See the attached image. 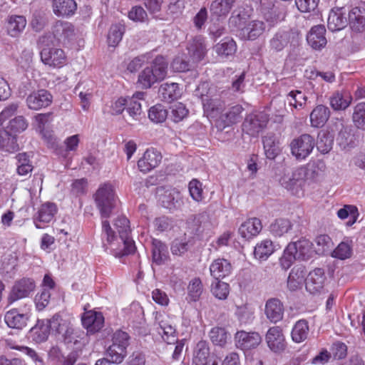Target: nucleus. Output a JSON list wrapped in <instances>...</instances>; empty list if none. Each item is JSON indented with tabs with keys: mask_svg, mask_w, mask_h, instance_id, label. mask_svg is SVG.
I'll return each instance as SVG.
<instances>
[{
	"mask_svg": "<svg viewBox=\"0 0 365 365\" xmlns=\"http://www.w3.org/2000/svg\"><path fill=\"white\" fill-rule=\"evenodd\" d=\"M168 73V62L162 56H158L150 66H146L138 74L137 84L143 89L151 88L163 81Z\"/></svg>",
	"mask_w": 365,
	"mask_h": 365,
	"instance_id": "obj_1",
	"label": "nucleus"
},
{
	"mask_svg": "<svg viewBox=\"0 0 365 365\" xmlns=\"http://www.w3.org/2000/svg\"><path fill=\"white\" fill-rule=\"evenodd\" d=\"M94 200L101 217L108 218L117 202L112 185L106 183L100 186L94 195Z\"/></svg>",
	"mask_w": 365,
	"mask_h": 365,
	"instance_id": "obj_2",
	"label": "nucleus"
},
{
	"mask_svg": "<svg viewBox=\"0 0 365 365\" xmlns=\"http://www.w3.org/2000/svg\"><path fill=\"white\" fill-rule=\"evenodd\" d=\"M117 230L123 249L115 253V256H123L133 253L135 250V242L130 237V222L125 216L118 217L113 224Z\"/></svg>",
	"mask_w": 365,
	"mask_h": 365,
	"instance_id": "obj_3",
	"label": "nucleus"
},
{
	"mask_svg": "<svg viewBox=\"0 0 365 365\" xmlns=\"http://www.w3.org/2000/svg\"><path fill=\"white\" fill-rule=\"evenodd\" d=\"M307 170L304 167H298L284 173L279 182L281 185L290 191L292 194L298 195L304 182Z\"/></svg>",
	"mask_w": 365,
	"mask_h": 365,
	"instance_id": "obj_4",
	"label": "nucleus"
},
{
	"mask_svg": "<svg viewBox=\"0 0 365 365\" xmlns=\"http://www.w3.org/2000/svg\"><path fill=\"white\" fill-rule=\"evenodd\" d=\"M316 143L309 134H302L294 138L290 143L291 153L296 159H306L312 152Z\"/></svg>",
	"mask_w": 365,
	"mask_h": 365,
	"instance_id": "obj_5",
	"label": "nucleus"
},
{
	"mask_svg": "<svg viewBox=\"0 0 365 365\" xmlns=\"http://www.w3.org/2000/svg\"><path fill=\"white\" fill-rule=\"evenodd\" d=\"M269 118L266 113L258 112L248 115L242 123L244 133L257 136L267 125Z\"/></svg>",
	"mask_w": 365,
	"mask_h": 365,
	"instance_id": "obj_6",
	"label": "nucleus"
},
{
	"mask_svg": "<svg viewBox=\"0 0 365 365\" xmlns=\"http://www.w3.org/2000/svg\"><path fill=\"white\" fill-rule=\"evenodd\" d=\"M36 284L31 278H22L15 282L8 297L9 304L28 297L35 289Z\"/></svg>",
	"mask_w": 365,
	"mask_h": 365,
	"instance_id": "obj_7",
	"label": "nucleus"
},
{
	"mask_svg": "<svg viewBox=\"0 0 365 365\" xmlns=\"http://www.w3.org/2000/svg\"><path fill=\"white\" fill-rule=\"evenodd\" d=\"M234 341L237 349L248 351L257 348L262 341L258 332L237 331L234 336Z\"/></svg>",
	"mask_w": 365,
	"mask_h": 365,
	"instance_id": "obj_8",
	"label": "nucleus"
},
{
	"mask_svg": "<svg viewBox=\"0 0 365 365\" xmlns=\"http://www.w3.org/2000/svg\"><path fill=\"white\" fill-rule=\"evenodd\" d=\"M336 6L331 10L327 20L328 29L333 32L343 29L348 23L346 16L348 9L340 6L339 0H336Z\"/></svg>",
	"mask_w": 365,
	"mask_h": 365,
	"instance_id": "obj_9",
	"label": "nucleus"
},
{
	"mask_svg": "<svg viewBox=\"0 0 365 365\" xmlns=\"http://www.w3.org/2000/svg\"><path fill=\"white\" fill-rule=\"evenodd\" d=\"M52 101L53 96L46 89H39L31 92L27 96L26 103L29 109L38 110L50 106Z\"/></svg>",
	"mask_w": 365,
	"mask_h": 365,
	"instance_id": "obj_10",
	"label": "nucleus"
},
{
	"mask_svg": "<svg viewBox=\"0 0 365 365\" xmlns=\"http://www.w3.org/2000/svg\"><path fill=\"white\" fill-rule=\"evenodd\" d=\"M268 347L275 353H280L286 348L285 337L280 327H270L265 336Z\"/></svg>",
	"mask_w": 365,
	"mask_h": 365,
	"instance_id": "obj_11",
	"label": "nucleus"
},
{
	"mask_svg": "<svg viewBox=\"0 0 365 365\" xmlns=\"http://www.w3.org/2000/svg\"><path fill=\"white\" fill-rule=\"evenodd\" d=\"M40 55L42 62L51 67H61L66 61V54L61 48H43Z\"/></svg>",
	"mask_w": 365,
	"mask_h": 365,
	"instance_id": "obj_12",
	"label": "nucleus"
},
{
	"mask_svg": "<svg viewBox=\"0 0 365 365\" xmlns=\"http://www.w3.org/2000/svg\"><path fill=\"white\" fill-rule=\"evenodd\" d=\"M327 277L322 268H316L310 272L305 280L306 289L311 294L320 293L324 287Z\"/></svg>",
	"mask_w": 365,
	"mask_h": 365,
	"instance_id": "obj_13",
	"label": "nucleus"
},
{
	"mask_svg": "<svg viewBox=\"0 0 365 365\" xmlns=\"http://www.w3.org/2000/svg\"><path fill=\"white\" fill-rule=\"evenodd\" d=\"M57 212V207L54 203L46 202L38 209L34 217V222L37 229H43L46 224L51 222Z\"/></svg>",
	"mask_w": 365,
	"mask_h": 365,
	"instance_id": "obj_14",
	"label": "nucleus"
},
{
	"mask_svg": "<svg viewBox=\"0 0 365 365\" xmlns=\"http://www.w3.org/2000/svg\"><path fill=\"white\" fill-rule=\"evenodd\" d=\"M52 34L58 42L66 44L75 35L74 26L70 22L57 21L52 26Z\"/></svg>",
	"mask_w": 365,
	"mask_h": 365,
	"instance_id": "obj_15",
	"label": "nucleus"
},
{
	"mask_svg": "<svg viewBox=\"0 0 365 365\" xmlns=\"http://www.w3.org/2000/svg\"><path fill=\"white\" fill-rule=\"evenodd\" d=\"M326 29L323 25L313 26L307 36L309 45L315 50H321L327 43L325 37Z\"/></svg>",
	"mask_w": 365,
	"mask_h": 365,
	"instance_id": "obj_16",
	"label": "nucleus"
},
{
	"mask_svg": "<svg viewBox=\"0 0 365 365\" xmlns=\"http://www.w3.org/2000/svg\"><path fill=\"white\" fill-rule=\"evenodd\" d=\"M161 160L162 156L159 152L154 149H148L138 160V166L141 172L145 173L156 168Z\"/></svg>",
	"mask_w": 365,
	"mask_h": 365,
	"instance_id": "obj_17",
	"label": "nucleus"
},
{
	"mask_svg": "<svg viewBox=\"0 0 365 365\" xmlns=\"http://www.w3.org/2000/svg\"><path fill=\"white\" fill-rule=\"evenodd\" d=\"M188 55L192 63H196L203 59L207 49L205 39L202 36L195 37L187 47Z\"/></svg>",
	"mask_w": 365,
	"mask_h": 365,
	"instance_id": "obj_18",
	"label": "nucleus"
},
{
	"mask_svg": "<svg viewBox=\"0 0 365 365\" xmlns=\"http://www.w3.org/2000/svg\"><path fill=\"white\" fill-rule=\"evenodd\" d=\"M82 324L88 332L96 333L103 328L104 317L101 312H87L82 317Z\"/></svg>",
	"mask_w": 365,
	"mask_h": 365,
	"instance_id": "obj_19",
	"label": "nucleus"
},
{
	"mask_svg": "<svg viewBox=\"0 0 365 365\" xmlns=\"http://www.w3.org/2000/svg\"><path fill=\"white\" fill-rule=\"evenodd\" d=\"M262 229L261 220L257 217H252L241 224L238 232L242 238L249 240L257 236Z\"/></svg>",
	"mask_w": 365,
	"mask_h": 365,
	"instance_id": "obj_20",
	"label": "nucleus"
},
{
	"mask_svg": "<svg viewBox=\"0 0 365 365\" xmlns=\"http://www.w3.org/2000/svg\"><path fill=\"white\" fill-rule=\"evenodd\" d=\"M264 313L271 322L277 323L283 318V304L277 298L269 299L265 304Z\"/></svg>",
	"mask_w": 365,
	"mask_h": 365,
	"instance_id": "obj_21",
	"label": "nucleus"
},
{
	"mask_svg": "<svg viewBox=\"0 0 365 365\" xmlns=\"http://www.w3.org/2000/svg\"><path fill=\"white\" fill-rule=\"evenodd\" d=\"M232 269L231 263L224 258L216 259L210 265V274L215 279H223L229 276Z\"/></svg>",
	"mask_w": 365,
	"mask_h": 365,
	"instance_id": "obj_22",
	"label": "nucleus"
},
{
	"mask_svg": "<svg viewBox=\"0 0 365 365\" xmlns=\"http://www.w3.org/2000/svg\"><path fill=\"white\" fill-rule=\"evenodd\" d=\"M307 271L302 265L294 266L287 278V287L290 291H296L300 289L305 279Z\"/></svg>",
	"mask_w": 365,
	"mask_h": 365,
	"instance_id": "obj_23",
	"label": "nucleus"
},
{
	"mask_svg": "<svg viewBox=\"0 0 365 365\" xmlns=\"http://www.w3.org/2000/svg\"><path fill=\"white\" fill-rule=\"evenodd\" d=\"M265 29L266 25L262 21L254 20L241 29L240 34L245 39L254 41L259 37Z\"/></svg>",
	"mask_w": 365,
	"mask_h": 365,
	"instance_id": "obj_24",
	"label": "nucleus"
},
{
	"mask_svg": "<svg viewBox=\"0 0 365 365\" xmlns=\"http://www.w3.org/2000/svg\"><path fill=\"white\" fill-rule=\"evenodd\" d=\"M17 138L12 133L4 127H0V150L9 153L19 150Z\"/></svg>",
	"mask_w": 365,
	"mask_h": 365,
	"instance_id": "obj_25",
	"label": "nucleus"
},
{
	"mask_svg": "<svg viewBox=\"0 0 365 365\" xmlns=\"http://www.w3.org/2000/svg\"><path fill=\"white\" fill-rule=\"evenodd\" d=\"M329 117V108L324 105H318L310 113L311 125L314 128H322L327 122Z\"/></svg>",
	"mask_w": 365,
	"mask_h": 365,
	"instance_id": "obj_26",
	"label": "nucleus"
},
{
	"mask_svg": "<svg viewBox=\"0 0 365 365\" xmlns=\"http://www.w3.org/2000/svg\"><path fill=\"white\" fill-rule=\"evenodd\" d=\"M348 11L347 20L351 29L356 32L363 31L365 29V10L354 7Z\"/></svg>",
	"mask_w": 365,
	"mask_h": 365,
	"instance_id": "obj_27",
	"label": "nucleus"
},
{
	"mask_svg": "<svg viewBox=\"0 0 365 365\" xmlns=\"http://www.w3.org/2000/svg\"><path fill=\"white\" fill-rule=\"evenodd\" d=\"M158 94L163 101L170 103L180 96L181 91L178 83H164L160 85Z\"/></svg>",
	"mask_w": 365,
	"mask_h": 365,
	"instance_id": "obj_28",
	"label": "nucleus"
},
{
	"mask_svg": "<svg viewBox=\"0 0 365 365\" xmlns=\"http://www.w3.org/2000/svg\"><path fill=\"white\" fill-rule=\"evenodd\" d=\"M351 101V96L346 91H335L329 98L330 106L334 110H344Z\"/></svg>",
	"mask_w": 365,
	"mask_h": 365,
	"instance_id": "obj_29",
	"label": "nucleus"
},
{
	"mask_svg": "<svg viewBox=\"0 0 365 365\" xmlns=\"http://www.w3.org/2000/svg\"><path fill=\"white\" fill-rule=\"evenodd\" d=\"M52 6L53 13L58 16L73 15L77 8L74 0H53Z\"/></svg>",
	"mask_w": 365,
	"mask_h": 365,
	"instance_id": "obj_30",
	"label": "nucleus"
},
{
	"mask_svg": "<svg viewBox=\"0 0 365 365\" xmlns=\"http://www.w3.org/2000/svg\"><path fill=\"white\" fill-rule=\"evenodd\" d=\"M26 26V19L24 16L11 15L8 17L6 21V30L9 36H17L21 33Z\"/></svg>",
	"mask_w": 365,
	"mask_h": 365,
	"instance_id": "obj_31",
	"label": "nucleus"
},
{
	"mask_svg": "<svg viewBox=\"0 0 365 365\" xmlns=\"http://www.w3.org/2000/svg\"><path fill=\"white\" fill-rule=\"evenodd\" d=\"M163 206L170 210L179 209L183 204L180 192L175 190H167L162 195Z\"/></svg>",
	"mask_w": 365,
	"mask_h": 365,
	"instance_id": "obj_32",
	"label": "nucleus"
},
{
	"mask_svg": "<svg viewBox=\"0 0 365 365\" xmlns=\"http://www.w3.org/2000/svg\"><path fill=\"white\" fill-rule=\"evenodd\" d=\"M294 247V252L296 253L298 259L307 260L312 257V243L306 239H301L295 242L289 243Z\"/></svg>",
	"mask_w": 365,
	"mask_h": 365,
	"instance_id": "obj_33",
	"label": "nucleus"
},
{
	"mask_svg": "<svg viewBox=\"0 0 365 365\" xmlns=\"http://www.w3.org/2000/svg\"><path fill=\"white\" fill-rule=\"evenodd\" d=\"M262 143L266 157L271 160L274 159L280 152L275 135L267 133L262 138Z\"/></svg>",
	"mask_w": 365,
	"mask_h": 365,
	"instance_id": "obj_34",
	"label": "nucleus"
},
{
	"mask_svg": "<svg viewBox=\"0 0 365 365\" xmlns=\"http://www.w3.org/2000/svg\"><path fill=\"white\" fill-rule=\"evenodd\" d=\"M236 0H215L210 5V12L212 15L226 16L234 6Z\"/></svg>",
	"mask_w": 365,
	"mask_h": 365,
	"instance_id": "obj_35",
	"label": "nucleus"
},
{
	"mask_svg": "<svg viewBox=\"0 0 365 365\" xmlns=\"http://www.w3.org/2000/svg\"><path fill=\"white\" fill-rule=\"evenodd\" d=\"M4 320L10 328L21 329L26 324L27 317L16 309H11L6 313Z\"/></svg>",
	"mask_w": 365,
	"mask_h": 365,
	"instance_id": "obj_36",
	"label": "nucleus"
},
{
	"mask_svg": "<svg viewBox=\"0 0 365 365\" xmlns=\"http://www.w3.org/2000/svg\"><path fill=\"white\" fill-rule=\"evenodd\" d=\"M210 355L207 344L204 341H199L194 351L192 362L195 365H207Z\"/></svg>",
	"mask_w": 365,
	"mask_h": 365,
	"instance_id": "obj_37",
	"label": "nucleus"
},
{
	"mask_svg": "<svg viewBox=\"0 0 365 365\" xmlns=\"http://www.w3.org/2000/svg\"><path fill=\"white\" fill-rule=\"evenodd\" d=\"M274 248L270 240H264L255 247L254 255L256 259L266 260L273 252Z\"/></svg>",
	"mask_w": 365,
	"mask_h": 365,
	"instance_id": "obj_38",
	"label": "nucleus"
},
{
	"mask_svg": "<svg viewBox=\"0 0 365 365\" xmlns=\"http://www.w3.org/2000/svg\"><path fill=\"white\" fill-rule=\"evenodd\" d=\"M308 334V322L305 319H300L295 323L292 328L291 336L294 342L301 343L307 338Z\"/></svg>",
	"mask_w": 365,
	"mask_h": 365,
	"instance_id": "obj_39",
	"label": "nucleus"
},
{
	"mask_svg": "<svg viewBox=\"0 0 365 365\" xmlns=\"http://www.w3.org/2000/svg\"><path fill=\"white\" fill-rule=\"evenodd\" d=\"M291 34L286 31L277 32L269 41L270 48L275 51H281L290 41Z\"/></svg>",
	"mask_w": 365,
	"mask_h": 365,
	"instance_id": "obj_40",
	"label": "nucleus"
},
{
	"mask_svg": "<svg viewBox=\"0 0 365 365\" xmlns=\"http://www.w3.org/2000/svg\"><path fill=\"white\" fill-rule=\"evenodd\" d=\"M209 336L212 342L216 345L223 347L226 345L227 340L230 339V334L224 327H215L211 329Z\"/></svg>",
	"mask_w": 365,
	"mask_h": 365,
	"instance_id": "obj_41",
	"label": "nucleus"
},
{
	"mask_svg": "<svg viewBox=\"0 0 365 365\" xmlns=\"http://www.w3.org/2000/svg\"><path fill=\"white\" fill-rule=\"evenodd\" d=\"M153 260L157 264H163L168 258L167 246L158 240L152 242Z\"/></svg>",
	"mask_w": 365,
	"mask_h": 365,
	"instance_id": "obj_42",
	"label": "nucleus"
},
{
	"mask_svg": "<svg viewBox=\"0 0 365 365\" xmlns=\"http://www.w3.org/2000/svg\"><path fill=\"white\" fill-rule=\"evenodd\" d=\"M48 323L51 329L56 331L59 334H63L73 325L70 319H63L59 314H56L52 318L48 319Z\"/></svg>",
	"mask_w": 365,
	"mask_h": 365,
	"instance_id": "obj_43",
	"label": "nucleus"
},
{
	"mask_svg": "<svg viewBox=\"0 0 365 365\" xmlns=\"http://www.w3.org/2000/svg\"><path fill=\"white\" fill-rule=\"evenodd\" d=\"M215 50L219 56L227 57L233 55L236 52L237 45L232 38L227 37L215 45Z\"/></svg>",
	"mask_w": 365,
	"mask_h": 365,
	"instance_id": "obj_44",
	"label": "nucleus"
},
{
	"mask_svg": "<svg viewBox=\"0 0 365 365\" xmlns=\"http://www.w3.org/2000/svg\"><path fill=\"white\" fill-rule=\"evenodd\" d=\"M292 229V224L287 219L275 220L269 227L271 234L274 237H282Z\"/></svg>",
	"mask_w": 365,
	"mask_h": 365,
	"instance_id": "obj_45",
	"label": "nucleus"
},
{
	"mask_svg": "<svg viewBox=\"0 0 365 365\" xmlns=\"http://www.w3.org/2000/svg\"><path fill=\"white\" fill-rule=\"evenodd\" d=\"M235 314L241 324H250L255 318V309L248 304L237 306Z\"/></svg>",
	"mask_w": 365,
	"mask_h": 365,
	"instance_id": "obj_46",
	"label": "nucleus"
},
{
	"mask_svg": "<svg viewBox=\"0 0 365 365\" xmlns=\"http://www.w3.org/2000/svg\"><path fill=\"white\" fill-rule=\"evenodd\" d=\"M127 356V349L110 345L106 351L105 359L111 362V364H120Z\"/></svg>",
	"mask_w": 365,
	"mask_h": 365,
	"instance_id": "obj_47",
	"label": "nucleus"
},
{
	"mask_svg": "<svg viewBox=\"0 0 365 365\" xmlns=\"http://www.w3.org/2000/svg\"><path fill=\"white\" fill-rule=\"evenodd\" d=\"M16 170L19 175L25 176L30 173L33 170V165L29 159V156L26 153H19L16 156Z\"/></svg>",
	"mask_w": 365,
	"mask_h": 365,
	"instance_id": "obj_48",
	"label": "nucleus"
},
{
	"mask_svg": "<svg viewBox=\"0 0 365 365\" xmlns=\"http://www.w3.org/2000/svg\"><path fill=\"white\" fill-rule=\"evenodd\" d=\"M125 28L121 24H113L108 30L107 42L109 46L115 47L122 40Z\"/></svg>",
	"mask_w": 365,
	"mask_h": 365,
	"instance_id": "obj_49",
	"label": "nucleus"
},
{
	"mask_svg": "<svg viewBox=\"0 0 365 365\" xmlns=\"http://www.w3.org/2000/svg\"><path fill=\"white\" fill-rule=\"evenodd\" d=\"M51 329L48 320L46 324H43V322L41 324L38 323L34 327L31 329V334L32 339L36 343H41L46 341L49 335V330Z\"/></svg>",
	"mask_w": 365,
	"mask_h": 365,
	"instance_id": "obj_50",
	"label": "nucleus"
},
{
	"mask_svg": "<svg viewBox=\"0 0 365 365\" xmlns=\"http://www.w3.org/2000/svg\"><path fill=\"white\" fill-rule=\"evenodd\" d=\"M351 241L346 240L340 242L338 246L332 251L331 257L344 260L349 258L351 256Z\"/></svg>",
	"mask_w": 365,
	"mask_h": 365,
	"instance_id": "obj_51",
	"label": "nucleus"
},
{
	"mask_svg": "<svg viewBox=\"0 0 365 365\" xmlns=\"http://www.w3.org/2000/svg\"><path fill=\"white\" fill-rule=\"evenodd\" d=\"M337 216L341 220L349 218L346 225L350 227L356 222L359 212L356 207L354 205H344L337 211Z\"/></svg>",
	"mask_w": 365,
	"mask_h": 365,
	"instance_id": "obj_52",
	"label": "nucleus"
},
{
	"mask_svg": "<svg viewBox=\"0 0 365 365\" xmlns=\"http://www.w3.org/2000/svg\"><path fill=\"white\" fill-rule=\"evenodd\" d=\"M352 121L356 128L365 130V103H357L354 107Z\"/></svg>",
	"mask_w": 365,
	"mask_h": 365,
	"instance_id": "obj_53",
	"label": "nucleus"
},
{
	"mask_svg": "<svg viewBox=\"0 0 365 365\" xmlns=\"http://www.w3.org/2000/svg\"><path fill=\"white\" fill-rule=\"evenodd\" d=\"M211 292L216 298L225 299L230 292V286L220 279H215L211 284Z\"/></svg>",
	"mask_w": 365,
	"mask_h": 365,
	"instance_id": "obj_54",
	"label": "nucleus"
},
{
	"mask_svg": "<svg viewBox=\"0 0 365 365\" xmlns=\"http://www.w3.org/2000/svg\"><path fill=\"white\" fill-rule=\"evenodd\" d=\"M202 102L205 111L212 114H217L222 111L223 105L217 98H210L207 96H202Z\"/></svg>",
	"mask_w": 365,
	"mask_h": 365,
	"instance_id": "obj_55",
	"label": "nucleus"
},
{
	"mask_svg": "<svg viewBox=\"0 0 365 365\" xmlns=\"http://www.w3.org/2000/svg\"><path fill=\"white\" fill-rule=\"evenodd\" d=\"M293 248L294 247H292V245L289 244L284 249L282 257L279 258L280 266L284 270L288 269L294 262L298 259Z\"/></svg>",
	"mask_w": 365,
	"mask_h": 365,
	"instance_id": "obj_56",
	"label": "nucleus"
},
{
	"mask_svg": "<svg viewBox=\"0 0 365 365\" xmlns=\"http://www.w3.org/2000/svg\"><path fill=\"white\" fill-rule=\"evenodd\" d=\"M148 117L154 123H163L168 117V111L163 106L157 104L150 108Z\"/></svg>",
	"mask_w": 365,
	"mask_h": 365,
	"instance_id": "obj_57",
	"label": "nucleus"
},
{
	"mask_svg": "<svg viewBox=\"0 0 365 365\" xmlns=\"http://www.w3.org/2000/svg\"><path fill=\"white\" fill-rule=\"evenodd\" d=\"M193 222L195 226V232L196 234H200L205 230H210L211 223L207 213H200L194 217Z\"/></svg>",
	"mask_w": 365,
	"mask_h": 365,
	"instance_id": "obj_58",
	"label": "nucleus"
},
{
	"mask_svg": "<svg viewBox=\"0 0 365 365\" xmlns=\"http://www.w3.org/2000/svg\"><path fill=\"white\" fill-rule=\"evenodd\" d=\"M307 96L300 91H292L287 95V101L291 106L302 108L307 102Z\"/></svg>",
	"mask_w": 365,
	"mask_h": 365,
	"instance_id": "obj_59",
	"label": "nucleus"
},
{
	"mask_svg": "<svg viewBox=\"0 0 365 365\" xmlns=\"http://www.w3.org/2000/svg\"><path fill=\"white\" fill-rule=\"evenodd\" d=\"M28 124L23 116L15 117L9 120L7 125L4 127L12 133L16 137L17 133H21L26 129Z\"/></svg>",
	"mask_w": 365,
	"mask_h": 365,
	"instance_id": "obj_60",
	"label": "nucleus"
},
{
	"mask_svg": "<svg viewBox=\"0 0 365 365\" xmlns=\"http://www.w3.org/2000/svg\"><path fill=\"white\" fill-rule=\"evenodd\" d=\"M188 297L192 302L199 299L202 292V284L200 278L192 279L187 287Z\"/></svg>",
	"mask_w": 365,
	"mask_h": 365,
	"instance_id": "obj_61",
	"label": "nucleus"
},
{
	"mask_svg": "<svg viewBox=\"0 0 365 365\" xmlns=\"http://www.w3.org/2000/svg\"><path fill=\"white\" fill-rule=\"evenodd\" d=\"M48 23L46 14L41 11H36L32 16L31 26L34 30L38 32L43 29Z\"/></svg>",
	"mask_w": 365,
	"mask_h": 365,
	"instance_id": "obj_62",
	"label": "nucleus"
},
{
	"mask_svg": "<svg viewBox=\"0 0 365 365\" xmlns=\"http://www.w3.org/2000/svg\"><path fill=\"white\" fill-rule=\"evenodd\" d=\"M188 114V110L182 103H177L170 107V117L172 120L178 123L183 120Z\"/></svg>",
	"mask_w": 365,
	"mask_h": 365,
	"instance_id": "obj_63",
	"label": "nucleus"
},
{
	"mask_svg": "<svg viewBox=\"0 0 365 365\" xmlns=\"http://www.w3.org/2000/svg\"><path fill=\"white\" fill-rule=\"evenodd\" d=\"M317 248L316 252L319 255H324L327 252L332 245L331 237L327 235H320L317 236L314 240Z\"/></svg>",
	"mask_w": 365,
	"mask_h": 365,
	"instance_id": "obj_64",
	"label": "nucleus"
}]
</instances>
